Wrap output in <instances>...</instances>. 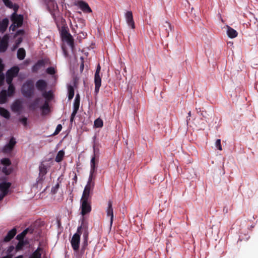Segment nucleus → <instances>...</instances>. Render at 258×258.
Instances as JSON below:
<instances>
[{
  "label": "nucleus",
  "mask_w": 258,
  "mask_h": 258,
  "mask_svg": "<svg viewBox=\"0 0 258 258\" xmlns=\"http://www.w3.org/2000/svg\"><path fill=\"white\" fill-rule=\"evenodd\" d=\"M46 61L44 59L38 60L36 63L32 67V71L33 73H37L42 68L44 67Z\"/></svg>",
  "instance_id": "obj_13"
},
{
  "label": "nucleus",
  "mask_w": 258,
  "mask_h": 258,
  "mask_svg": "<svg viewBox=\"0 0 258 258\" xmlns=\"http://www.w3.org/2000/svg\"><path fill=\"white\" fill-rule=\"evenodd\" d=\"M42 249L40 247H38L36 250H35L32 255L30 256V258H41V251Z\"/></svg>",
  "instance_id": "obj_28"
},
{
  "label": "nucleus",
  "mask_w": 258,
  "mask_h": 258,
  "mask_svg": "<svg viewBox=\"0 0 258 258\" xmlns=\"http://www.w3.org/2000/svg\"><path fill=\"white\" fill-rule=\"evenodd\" d=\"M42 95L47 100H50L52 98V94L50 92H45L44 93H43Z\"/></svg>",
  "instance_id": "obj_43"
},
{
  "label": "nucleus",
  "mask_w": 258,
  "mask_h": 258,
  "mask_svg": "<svg viewBox=\"0 0 258 258\" xmlns=\"http://www.w3.org/2000/svg\"><path fill=\"white\" fill-rule=\"evenodd\" d=\"M106 213L107 216L110 217V226H111L113 220V210L112 208V202L111 201H108Z\"/></svg>",
  "instance_id": "obj_15"
},
{
  "label": "nucleus",
  "mask_w": 258,
  "mask_h": 258,
  "mask_svg": "<svg viewBox=\"0 0 258 258\" xmlns=\"http://www.w3.org/2000/svg\"><path fill=\"white\" fill-rule=\"evenodd\" d=\"M19 71L18 67H14L7 72L6 81L8 84L12 83L13 78L17 76Z\"/></svg>",
  "instance_id": "obj_4"
},
{
  "label": "nucleus",
  "mask_w": 258,
  "mask_h": 258,
  "mask_svg": "<svg viewBox=\"0 0 258 258\" xmlns=\"http://www.w3.org/2000/svg\"><path fill=\"white\" fill-rule=\"evenodd\" d=\"M7 94L5 90H2L0 93V104H4L7 101Z\"/></svg>",
  "instance_id": "obj_23"
},
{
  "label": "nucleus",
  "mask_w": 258,
  "mask_h": 258,
  "mask_svg": "<svg viewBox=\"0 0 258 258\" xmlns=\"http://www.w3.org/2000/svg\"><path fill=\"white\" fill-rule=\"evenodd\" d=\"M82 225L77 228V233L74 234L71 241L73 249L77 251L79 250L80 242V235L82 233Z\"/></svg>",
  "instance_id": "obj_2"
},
{
  "label": "nucleus",
  "mask_w": 258,
  "mask_h": 258,
  "mask_svg": "<svg viewBox=\"0 0 258 258\" xmlns=\"http://www.w3.org/2000/svg\"><path fill=\"white\" fill-rule=\"evenodd\" d=\"M84 62L83 61H82L81 65H80V71L81 72H83V70H84Z\"/></svg>",
  "instance_id": "obj_55"
},
{
  "label": "nucleus",
  "mask_w": 258,
  "mask_h": 258,
  "mask_svg": "<svg viewBox=\"0 0 258 258\" xmlns=\"http://www.w3.org/2000/svg\"><path fill=\"white\" fill-rule=\"evenodd\" d=\"M61 35L62 39H64L67 37L71 35V34L68 33V32L67 31L65 28H62L61 30Z\"/></svg>",
  "instance_id": "obj_38"
},
{
  "label": "nucleus",
  "mask_w": 258,
  "mask_h": 258,
  "mask_svg": "<svg viewBox=\"0 0 258 258\" xmlns=\"http://www.w3.org/2000/svg\"><path fill=\"white\" fill-rule=\"evenodd\" d=\"M25 237V236L23 234V233L22 232L21 233L18 234L17 236V239L18 240H19V241H23V239H24V238Z\"/></svg>",
  "instance_id": "obj_48"
},
{
  "label": "nucleus",
  "mask_w": 258,
  "mask_h": 258,
  "mask_svg": "<svg viewBox=\"0 0 258 258\" xmlns=\"http://www.w3.org/2000/svg\"><path fill=\"white\" fill-rule=\"evenodd\" d=\"M26 55L25 50L23 48H20L17 51V57L20 60H23L24 59Z\"/></svg>",
  "instance_id": "obj_26"
},
{
  "label": "nucleus",
  "mask_w": 258,
  "mask_h": 258,
  "mask_svg": "<svg viewBox=\"0 0 258 258\" xmlns=\"http://www.w3.org/2000/svg\"><path fill=\"white\" fill-rule=\"evenodd\" d=\"M3 2H4L5 5L7 7H9L10 8H12V7H13V3L10 0H3Z\"/></svg>",
  "instance_id": "obj_45"
},
{
  "label": "nucleus",
  "mask_w": 258,
  "mask_h": 258,
  "mask_svg": "<svg viewBox=\"0 0 258 258\" xmlns=\"http://www.w3.org/2000/svg\"><path fill=\"white\" fill-rule=\"evenodd\" d=\"M5 77L3 74H0V86H2L4 82Z\"/></svg>",
  "instance_id": "obj_50"
},
{
  "label": "nucleus",
  "mask_w": 258,
  "mask_h": 258,
  "mask_svg": "<svg viewBox=\"0 0 258 258\" xmlns=\"http://www.w3.org/2000/svg\"><path fill=\"white\" fill-rule=\"evenodd\" d=\"M46 72L49 75H54L56 71L53 67H50L46 69Z\"/></svg>",
  "instance_id": "obj_40"
},
{
  "label": "nucleus",
  "mask_w": 258,
  "mask_h": 258,
  "mask_svg": "<svg viewBox=\"0 0 258 258\" xmlns=\"http://www.w3.org/2000/svg\"><path fill=\"white\" fill-rule=\"evenodd\" d=\"M9 85V86L8 89V95L9 96H11L14 94L15 88L12 83Z\"/></svg>",
  "instance_id": "obj_35"
},
{
  "label": "nucleus",
  "mask_w": 258,
  "mask_h": 258,
  "mask_svg": "<svg viewBox=\"0 0 258 258\" xmlns=\"http://www.w3.org/2000/svg\"><path fill=\"white\" fill-rule=\"evenodd\" d=\"M11 185V183L10 182H3L0 183V191L2 193H6V194H8L9 191V189Z\"/></svg>",
  "instance_id": "obj_19"
},
{
  "label": "nucleus",
  "mask_w": 258,
  "mask_h": 258,
  "mask_svg": "<svg viewBox=\"0 0 258 258\" xmlns=\"http://www.w3.org/2000/svg\"><path fill=\"white\" fill-rule=\"evenodd\" d=\"M4 69V66L2 63V59L0 58V74L2 73Z\"/></svg>",
  "instance_id": "obj_52"
},
{
  "label": "nucleus",
  "mask_w": 258,
  "mask_h": 258,
  "mask_svg": "<svg viewBox=\"0 0 258 258\" xmlns=\"http://www.w3.org/2000/svg\"><path fill=\"white\" fill-rule=\"evenodd\" d=\"M89 200L81 199V214L83 216L90 213L91 211V206Z\"/></svg>",
  "instance_id": "obj_7"
},
{
  "label": "nucleus",
  "mask_w": 258,
  "mask_h": 258,
  "mask_svg": "<svg viewBox=\"0 0 258 258\" xmlns=\"http://www.w3.org/2000/svg\"><path fill=\"white\" fill-rule=\"evenodd\" d=\"M17 233V229L16 228H13L12 230L9 231L7 233V235L4 238V242L10 241Z\"/></svg>",
  "instance_id": "obj_18"
},
{
  "label": "nucleus",
  "mask_w": 258,
  "mask_h": 258,
  "mask_svg": "<svg viewBox=\"0 0 258 258\" xmlns=\"http://www.w3.org/2000/svg\"><path fill=\"white\" fill-rule=\"evenodd\" d=\"M2 258H12V255H6V256H5Z\"/></svg>",
  "instance_id": "obj_58"
},
{
  "label": "nucleus",
  "mask_w": 258,
  "mask_h": 258,
  "mask_svg": "<svg viewBox=\"0 0 258 258\" xmlns=\"http://www.w3.org/2000/svg\"><path fill=\"white\" fill-rule=\"evenodd\" d=\"M22 94L26 98H31L34 93V82L32 80H28L23 84L21 88Z\"/></svg>",
  "instance_id": "obj_1"
},
{
  "label": "nucleus",
  "mask_w": 258,
  "mask_h": 258,
  "mask_svg": "<svg viewBox=\"0 0 258 258\" xmlns=\"http://www.w3.org/2000/svg\"><path fill=\"white\" fill-rule=\"evenodd\" d=\"M17 27V26L15 25V24H14V23L13 24H12V25L10 26V29H11L12 31H15V29H16V27Z\"/></svg>",
  "instance_id": "obj_53"
},
{
  "label": "nucleus",
  "mask_w": 258,
  "mask_h": 258,
  "mask_svg": "<svg viewBox=\"0 0 258 258\" xmlns=\"http://www.w3.org/2000/svg\"><path fill=\"white\" fill-rule=\"evenodd\" d=\"M59 187V183L58 182L54 186L52 187L51 188V192L53 194H55L57 192L58 189Z\"/></svg>",
  "instance_id": "obj_44"
},
{
  "label": "nucleus",
  "mask_w": 258,
  "mask_h": 258,
  "mask_svg": "<svg viewBox=\"0 0 258 258\" xmlns=\"http://www.w3.org/2000/svg\"><path fill=\"white\" fill-rule=\"evenodd\" d=\"M9 20L7 18L4 19L1 22H0V31L2 33L4 32L8 26Z\"/></svg>",
  "instance_id": "obj_21"
},
{
  "label": "nucleus",
  "mask_w": 258,
  "mask_h": 258,
  "mask_svg": "<svg viewBox=\"0 0 258 258\" xmlns=\"http://www.w3.org/2000/svg\"><path fill=\"white\" fill-rule=\"evenodd\" d=\"M74 174V176L73 178V181L72 182V185H74L77 182V176L75 173H73Z\"/></svg>",
  "instance_id": "obj_51"
},
{
  "label": "nucleus",
  "mask_w": 258,
  "mask_h": 258,
  "mask_svg": "<svg viewBox=\"0 0 258 258\" xmlns=\"http://www.w3.org/2000/svg\"><path fill=\"white\" fill-rule=\"evenodd\" d=\"M64 156V152L63 150H60L58 151L55 157V161L58 163L61 162Z\"/></svg>",
  "instance_id": "obj_29"
},
{
  "label": "nucleus",
  "mask_w": 258,
  "mask_h": 258,
  "mask_svg": "<svg viewBox=\"0 0 258 258\" xmlns=\"http://www.w3.org/2000/svg\"><path fill=\"white\" fill-rule=\"evenodd\" d=\"M2 171L6 175H9L12 173V169L11 168L8 169L6 167H4L2 169Z\"/></svg>",
  "instance_id": "obj_41"
},
{
  "label": "nucleus",
  "mask_w": 258,
  "mask_h": 258,
  "mask_svg": "<svg viewBox=\"0 0 258 258\" xmlns=\"http://www.w3.org/2000/svg\"><path fill=\"white\" fill-rule=\"evenodd\" d=\"M1 163L2 164L5 166H10L11 165V161L9 158H3L1 160Z\"/></svg>",
  "instance_id": "obj_39"
},
{
  "label": "nucleus",
  "mask_w": 258,
  "mask_h": 258,
  "mask_svg": "<svg viewBox=\"0 0 258 258\" xmlns=\"http://www.w3.org/2000/svg\"><path fill=\"white\" fill-rule=\"evenodd\" d=\"M79 106H80V101H74V104H73V111L71 114V117H70L71 123H72L74 120L75 116L79 110Z\"/></svg>",
  "instance_id": "obj_16"
},
{
  "label": "nucleus",
  "mask_w": 258,
  "mask_h": 258,
  "mask_svg": "<svg viewBox=\"0 0 258 258\" xmlns=\"http://www.w3.org/2000/svg\"><path fill=\"white\" fill-rule=\"evenodd\" d=\"M172 30L171 24L167 21H165L162 24L160 31L162 32L163 36L168 37L169 35V32Z\"/></svg>",
  "instance_id": "obj_8"
},
{
  "label": "nucleus",
  "mask_w": 258,
  "mask_h": 258,
  "mask_svg": "<svg viewBox=\"0 0 258 258\" xmlns=\"http://www.w3.org/2000/svg\"><path fill=\"white\" fill-rule=\"evenodd\" d=\"M226 28L227 34L229 38H234L237 36L238 33L235 30L228 25L226 26Z\"/></svg>",
  "instance_id": "obj_20"
},
{
  "label": "nucleus",
  "mask_w": 258,
  "mask_h": 258,
  "mask_svg": "<svg viewBox=\"0 0 258 258\" xmlns=\"http://www.w3.org/2000/svg\"><path fill=\"white\" fill-rule=\"evenodd\" d=\"M77 6L84 13H90L92 12V10L89 5L84 1H78L77 3Z\"/></svg>",
  "instance_id": "obj_11"
},
{
  "label": "nucleus",
  "mask_w": 258,
  "mask_h": 258,
  "mask_svg": "<svg viewBox=\"0 0 258 258\" xmlns=\"http://www.w3.org/2000/svg\"><path fill=\"white\" fill-rule=\"evenodd\" d=\"M7 195V194H6V193L1 192L0 194V201H1Z\"/></svg>",
  "instance_id": "obj_54"
},
{
  "label": "nucleus",
  "mask_w": 258,
  "mask_h": 258,
  "mask_svg": "<svg viewBox=\"0 0 258 258\" xmlns=\"http://www.w3.org/2000/svg\"><path fill=\"white\" fill-rule=\"evenodd\" d=\"M81 225H82V229L81 231H83V242L82 243V246L81 248V251L82 252H84L85 249H86V247L88 245V236H89V233L88 231V228L87 226L84 225L82 223Z\"/></svg>",
  "instance_id": "obj_5"
},
{
  "label": "nucleus",
  "mask_w": 258,
  "mask_h": 258,
  "mask_svg": "<svg viewBox=\"0 0 258 258\" xmlns=\"http://www.w3.org/2000/svg\"><path fill=\"white\" fill-rule=\"evenodd\" d=\"M0 114L6 119H9L10 117L9 111L3 107H0Z\"/></svg>",
  "instance_id": "obj_27"
},
{
  "label": "nucleus",
  "mask_w": 258,
  "mask_h": 258,
  "mask_svg": "<svg viewBox=\"0 0 258 258\" xmlns=\"http://www.w3.org/2000/svg\"><path fill=\"white\" fill-rule=\"evenodd\" d=\"M80 101V96L78 94L76 95L74 101Z\"/></svg>",
  "instance_id": "obj_56"
},
{
  "label": "nucleus",
  "mask_w": 258,
  "mask_h": 258,
  "mask_svg": "<svg viewBox=\"0 0 258 258\" xmlns=\"http://www.w3.org/2000/svg\"><path fill=\"white\" fill-rule=\"evenodd\" d=\"M20 121L24 125L26 126L27 124V118L26 117H23L20 119Z\"/></svg>",
  "instance_id": "obj_49"
},
{
  "label": "nucleus",
  "mask_w": 258,
  "mask_h": 258,
  "mask_svg": "<svg viewBox=\"0 0 258 258\" xmlns=\"http://www.w3.org/2000/svg\"><path fill=\"white\" fill-rule=\"evenodd\" d=\"M29 230H29V228H27V229H26L25 230H24L22 232V233H23V234L25 236H26V235L27 234V233L29 232Z\"/></svg>",
  "instance_id": "obj_57"
},
{
  "label": "nucleus",
  "mask_w": 258,
  "mask_h": 258,
  "mask_svg": "<svg viewBox=\"0 0 258 258\" xmlns=\"http://www.w3.org/2000/svg\"><path fill=\"white\" fill-rule=\"evenodd\" d=\"M53 0H50L51 2H52Z\"/></svg>",
  "instance_id": "obj_60"
},
{
  "label": "nucleus",
  "mask_w": 258,
  "mask_h": 258,
  "mask_svg": "<svg viewBox=\"0 0 258 258\" xmlns=\"http://www.w3.org/2000/svg\"><path fill=\"white\" fill-rule=\"evenodd\" d=\"M40 98H36L34 101L31 103L29 105V108L30 109L34 110L36 108L39 106V103L40 101Z\"/></svg>",
  "instance_id": "obj_25"
},
{
  "label": "nucleus",
  "mask_w": 258,
  "mask_h": 258,
  "mask_svg": "<svg viewBox=\"0 0 258 258\" xmlns=\"http://www.w3.org/2000/svg\"><path fill=\"white\" fill-rule=\"evenodd\" d=\"M103 125V121L100 118H98L94 121V126L96 127H102Z\"/></svg>",
  "instance_id": "obj_34"
},
{
  "label": "nucleus",
  "mask_w": 258,
  "mask_h": 258,
  "mask_svg": "<svg viewBox=\"0 0 258 258\" xmlns=\"http://www.w3.org/2000/svg\"><path fill=\"white\" fill-rule=\"evenodd\" d=\"M190 116H191V111H189L188 112V116H187V117H190Z\"/></svg>",
  "instance_id": "obj_59"
},
{
  "label": "nucleus",
  "mask_w": 258,
  "mask_h": 258,
  "mask_svg": "<svg viewBox=\"0 0 258 258\" xmlns=\"http://www.w3.org/2000/svg\"><path fill=\"white\" fill-rule=\"evenodd\" d=\"M63 39H64L66 41L68 44L69 46H70V47L72 48H73V47L74 46V39L71 35L67 37L66 38H64Z\"/></svg>",
  "instance_id": "obj_31"
},
{
  "label": "nucleus",
  "mask_w": 258,
  "mask_h": 258,
  "mask_svg": "<svg viewBox=\"0 0 258 258\" xmlns=\"http://www.w3.org/2000/svg\"><path fill=\"white\" fill-rule=\"evenodd\" d=\"M94 155L92 157L91 160V170H92L93 172H95L96 170L97 167L96 166V162H95V153H96V149L95 148H94Z\"/></svg>",
  "instance_id": "obj_22"
},
{
  "label": "nucleus",
  "mask_w": 258,
  "mask_h": 258,
  "mask_svg": "<svg viewBox=\"0 0 258 258\" xmlns=\"http://www.w3.org/2000/svg\"><path fill=\"white\" fill-rule=\"evenodd\" d=\"M17 142L14 137H12L9 143H7L3 148L2 152L5 154H9L13 150Z\"/></svg>",
  "instance_id": "obj_6"
},
{
  "label": "nucleus",
  "mask_w": 258,
  "mask_h": 258,
  "mask_svg": "<svg viewBox=\"0 0 258 258\" xmlns=\"http://www.w3.org/2000/svg\"><path fill=\"white\" fill-rule=\"evenodd\" d=\"M15 249V247L13 245H11L10 246L7 250V255H12V257L13 256L14 254L12 253V252L13 251V250H14Z\"/></svg>",
  "instance_id": "obj_42"
},
{
  "label": "nucleus",
  "mask_w": 258,
  "mask_h": 258,
  "mask_svg": "<svg viewBox=\"0 0 258 258\" xmlns=\"http://www.w3.org/2000/svg\"><path fill=\"white\" fill-rule=\"evenodd\" d=\"M21 109V104L19 101H15L12 105L13 111L18 112Z\"/></svg>",
  "instance_id": "obj_24"
},
{
  "label": "nucleus",
  "mask_w": 258,
  "mask_h": 258,
  "mask_svg": "<svg viewBox=\"0 0 258 258\" xmlns=\"http://www.w3.org/2000/svg\"><path fill=\"white\" fill-rule=\"evenodd\" d=\"M215 146L217 147V148L221 151L222 150V146L221 145V140L220 139H217L215 143Z\"/></svg>",
  "instance_id": "obj_46"
},
{
  "label": "nucleus",
  "mask_w": 258,
  "mask_h": 258,
  "mask_svg": "<svg viewBox=\"0 0 258 258\" xmlns=\"http://www.w3.org/2000/svg\"><path fill=\"white\" fill-rule=\"evenodd\" d=\"M94 186L93 184L91 185L90 183L87 184L84 188L81 199L89 200L90 193L93 191Z\"/></svg>",
  "instance_id": "obj_9"
},
{
  "label": "nucleus",
  "mask_w": 258,
  "mask_h": 258,
  "mask_svg": "<svg viewBox=\"0 0 258 258\" xmlns=\"http://www.w3.org/2000/svg\"><path fill=\"white\" fill-rule=\"evenodd\" d=\"M126 23L132 29L135 28V24L133 19V13L131 11H127L125 15Z\"/></svg>",
  "instance_id": "obj_10"
},
{
  "label": "nucleus",
  "mask_w": 258,
  "mask_h": 258,
  "mask_svg": "<svg viewBox=\"0 0 258 258\" xmlns=\"http://www.w3.org/2000/svg\"><path fill=\"white\" fill-rule=\"evenodd\" d=\"M12 20L14 24H17L18 27H21L23 21V17L21 15H16L15 13L13 15Z\"/></svg>",
  "instance_id": "obj_14"
},
{
  "label": "nucleus",
  "mask_w": 258,
  "mask_h": 258,
  "mask_svg": "<svg viewBox=\"0 0 258 258\" xmlns=\"http://www.w3.org/2000/svg\"><path fill=\"white\" fill-rule=\"evenodd\" d=\"M61 129L62 125L60 124H58L56 126L54 133H53V135H57L61 131Z\"/></svg>",
  "instance_id": "obj_47"
},
{
  "label": "nucleus",
  "mask_w": 258,
  "mask_h": 258,
  "mask_svg": "<svg viewBox=\"0 0 258 258\" xmlns=\"http://www.w3.org/2000/svg\"><path fill=\"white\" fill-rule=\"evenodd\" d=\"M41 109L42 110V114L43 115L46 114L45 112V110H47L48 112L49 111V103L47 101H45L44 104L41 107Z\"/></svg>",
  "instance_id": "obj_33"
},
{
  "label": "nucleus",
  "mask_w": 258,
  "mask_h": 258,
  "mask_svg": "<svg viewBox=\"0 0 258 258\" xmlns=\"http://www.w3.org/2000/svg\"><path fill=\"white\" fill-rule=\"evenodd\" d=\"M101 67L99 64L97 66L94 75L95 92L97 94L99 92L100 87L101 85V78L100 75Z\"/></svg>",
  "instance_id": "obj_3"
},
{
  "label": "nucleus",
  "mask_w": 258,
  "mask_h": 258,
  "mask_svg": "<svg viewBox=\"0 0 258 258\" xmlns=\"http://www.w3.org/2000/svg\"><path fill=\"white\" fill-rule=\"evenodd\" d=\"M47 173V169L45 166H40L39 167V177L41 179H42L43 176L46 174Z\"/></svg>",
  "instance_id": "obj_30"
},
{
  "label": "nucleus",
  "mask_w": 258,
  "mask_h": 258,
  "mask_svg": "<svg viewBox=\"0 0 258 258\" xmlns=\"http://www.w3.org/2000/svg\"><path fill=\"white\" fill-rule=\"evenodd\" d=\"M25 245V242L24 241H19L16 247V251H18L23 249Z\"/></svg>",
  "instance_id": "obj_37"
},
{
  "label": "nucleus",
  "mask_w": 258,
  "mask_h": 258,
  "mask_svg": "<svg viewBox=\"0 0 258 258\" xmlns=\"http://www.w3.org/2000/svg\"><path fill=\"white\" fill-rule=\"evenodd\" d=\"M94 173L95 172H92V170H90L88 181L87 184L90 183L91 185L93 184V185H95V182L93 181V180L94 179V178L93 177V175H94Z\"/></svg>",
  "instance_id": "obj_36"
},
{
  "label": "nucleus",
  "mask_w": 258,
  "mask_h": 258,
  "mask_svg": "<svg viewBox=\"0 0 258 258\" xmlns=\"http://www.w3.org/2000/svg\"><path fill=\"white\" fill-rule=\"evenodd\" d=\"M74 96V89L72 86H69L68 87V99L71 100Z\"/></svg>",
  "instance_id": "obj_32"
},
{
  "label": "nucleus",
  "mask_w": 258,
  "mask_h": 258,
  "mask_svg": "<svg viewBox=\"0 0 258 258\" xmlns=\"http://www.w3.org/2000/svg\"><path fill=\"white\" fill-rule=\"evenodd\" d=\"M8 37L4 36L0 41V52H5L8 47Z\"/></svg>",
  "instance_id": "obj_12"
},
{
  "label": "nucleus",
  "mask_w": 258,
  "mask_h": 258,
  "mask_svg": "<svg viewBox=\"0 0 258 258\" xmlns=\"http://www.w3.org/2000/svg\"><path fill=\"white\" fill-rule=\"evenodd\" d=\"M47 83L44 80H39L36 82V87L37 89L40 91H44L47 87Z\"/></svg>",
  "instance_id": "obj_17"
}]
</instances>
